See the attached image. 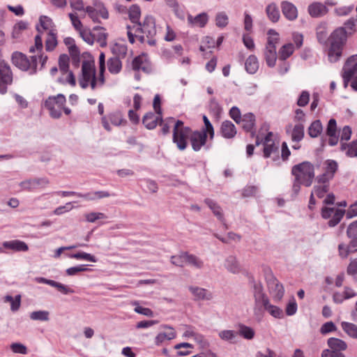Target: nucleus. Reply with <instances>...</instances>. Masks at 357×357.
I'll return each instance as SVG.
<instances>
[{
	"instance_id": "1",
	"label": "nucleus",
	"mask_w": 357,
	"mask_h": 357,
	"mask_svg": "<svg viewBox=\"0 0 357 357\" xmlns=\"http://www.w3.org/2000/svg\"><path fill=\"white\" fill-rule=\"evenodd\" d=\"M105 56L103 52L99 55V75L96 76V70L94 61H84L82 64V75L79 79V84L82 89L89 86L92 90L102 87L105 84L104 73Z\"/></svg>"
},
{
	"instance_id": "2",
	"label": "nucleus",
	"mask_w": 357,
	"mask_h": 357,
	"mask_svg": "<svg viewBox=\"0 0 357 357\" xmlns=\"http://www.w3.org/2000/svg\"><path fill=\"white\" fill-rule=\"evenodd\" d=\"M127 34L129 42L133 44L135 38H138L141 43L147 42L149 45H153L155 43L154 37L156 35V26L155 18L151 15L144 17L143 22L136 24L127 25Z\"/></svg>"
},
{
	"instance_id": "3",
	"label": "nucleus",
	"mask_w": 357,
	"mask_h": 357,
	"mask_svg": "<svg viewBox=\"0 0 357 357\" xmlns=\"http://www.w3.org/2000/svg\"><path fill=\"white\" fill-rule=\"evenodd\" d=\"M346 40L347 32L344 28H337L331 34L327 49L328 59L331 63H335L340 59Z\"/></svg>"
},
{
	"instance_id": "4",
	"label": "nucleus",
	"mask_w": 357,
	"mask_h": 357,
	"mask_svg": "<svg viewBox=\"0 0 357 357\" xmlns=\"http://www.w3.org/2000/svg\"><path fill=\"white\" fill-rule=\"evenodd\" d=\"M291 174L297 181L309 187L314 178V166L309 162H303L292 167Z\"/></svg>"
},
{
	"instance_id": "5",
	"label": "nucleus",
	"mask_w": 357,
	"mask_h": 357,
	"mask_svg": "<svg viewBox=\"0 0 357 357\" xmlns=\"http://www.w3.org/2000/svg\"><path fill=\"white\" fill-rule=\"evenodd\" d=\"M342 78L344 88L351 82L352 89L357 91V55L350 56L346 61L343 67Z\"/></svg>"
},
{
	"instance_id": "6",
	"label": "nucleus",
	"mask_w": 357,
	"mask_h": 357,
	"mask_svg": "<svg viewBox=\"0 0 357 357\" xmlns=\"http://www.w3.org/2000/svg\"><path fill=\"white\" fill-rule=\"evenodd\" d=\"M66 102V96L62 93L50 96L43 102V107L48 110L50 116L53 119H59L62 115V109Z\"/></svg>"
},
{
	"instance_id": "7",
	"label": "nucleus",
	"mask_w": 357,
	"mask_h": 357,
	"mask_svg": "<svg viewBox=\"0 0 357 357\" xmlns=\"http://www.w3.org/2000/svg\"><path fill=\"white\" fill-rule=\"evenodd\" d=\"M12 63L22 71H26L29 75H33L37 70V58L36 56L28 58L25 54L15 52L12 54Z\"/></svg>"
},
{
	"instance_id": "8",
	"label": "nucleus",
	"mask_w": 357,
	"mask_h": 357,
	"mask_svg": "<svg viewBox=\"0 0 357 357\" xmlns=\"http://www.w3.org/2000/svg\"><path fill=\"white\" fill-rule=\"evenodd\" d=\"M191 131L189 127L183 126L182 121L178 120L175 122L172 139L179 150L183 151L186 149L188 139L190 138Z\"/></svg>"
},
{
	"instance_id": "9",
	"label": "nucleus",
	"mask_w": 357,
	"mask_h": 357,
	"mask_svg": "<svg viewBox=\"0 0 357 357\" xmlns=\"http://www.w3.org/2000/svg\"><path fill=\"white\" fill-rule=\"evenodd\" d=\"M345 214V210L337 207L324 206L321 209V216L323 219L328 220V225L334 227L340 223Z\"/></svg>"
},
{
	"instance_id": "10",
	"label": "nucleus",
	"mask_w": 357,
	"mask_h": 357,
	"mask_svg": "<svg viewBox=\"0 0 357 357\" xmlns=\"http://www.w3.org/2000/svg\"><path fill=\"white\" fill-rule=\"evenodd\" d=\"M323 173L315 178L316 183H329L337 171L338 165L335 160H326L322 164Z\"/></svg>"
},
{
	"instance_id": "11",
	"label": "nucleus",
	"mask_w": 357,
	"mask_h": 357,
	"mask_svg": "<svg viewBox=\"0 0 357 357\" xmlns=\"http://www.w3.org/2000/svg\"><path fill=\"white\" fill-rule=\"evenodd\" d=\"M13 82V73L10 66L2 61L0 62V93L3 94L7 91V86Z\"/></svg>"
},
{
	"instance_id": "12",
	"label": "nucleus",
	"mask_w": 357,
	"mask_h": 357,
	"mask_svg": "<svg viewBox=\"0 0 357 357\" xmlns=\"http://www.w3.org/2000/svg\"><path fill=\"white\" fill-rule=\"evenodd\" d=\"M269 272V275L267 276V284L270 293L275 301H280L284 296V287L273 275L271 271Z\"/></svg>"
},
{
	"instance_id": "13",
	"label": "nucleus",
	"mask_w": 357,
	"mask_h": 357,
	"mask_svg": "<svg viewBox=\"0 0 357 357\" xmlns=\"http://www.w3.org/2000/svg\"><path fill=\"white\" fill-rule=\"evenodd\" d=\"M207 139L208 135L206 133L202 132L199 130L191 131L190 142L195 151H200L202 147H206L208 149L209 147L206 146Z\"/></svg>"
},
{
	"instance_id": "14",
	"label": "nucleus",
	"mask_w": 357,
	"mask_h": 357,
	"mask_svg": "<svg viewBox=\"0 0 357 357\" xmlns=\"http://www.w3.org/2000/svg\"><path fill=\"white\" fill-rule=\"evenodd\" d=\"M132 68L137 71L142 70L149 73L152 70V67L147 55L142 54L135 57L132 61Z\"/></svg>"
},
{
	"instance_id": "15",
	"label": "nucleus",
	"mask_w": 357,
	"mask_h": 357,
	"mask_svg": "<svg viewBox=\"0 0 357 357\" xmlns=\"http://www.w3.org/2000/svg\"><path fill=\"white\" fill-rule=\"evenodd\" d=\"M34 280L37 283L46 284H48V285H50L51 287H55L61 293H62L64 295H67V294H73L75 292V291L73 289L68 287V286H66V285H65V284H63L62 283L58 282L56 281H54V280H50V279H47L45 278L36 277V278H34Z\"/></svg>"
},
{
	"instance_id": "16",
	"label": "nucleus",
	"mask_w": 357,
	"mask_h": 357,
	"mask_svg": "<svg viewBox=\"0 0 357 357\" xmlns=\"http://www.w3.org/2000/svg\"><path fill=\"white\" fill-rule=\"evenodd\" d=\"M349 244L341 243L338 245V255L341 259H347L348 256L357 252V238H351Z\"/></svg>"
},
{
	"instance_id": "17",
	"label": "nucleus",
	"mask_w": 357,
	"mask_h": 357,
	"mask_svg": "<svg viewBox=\"0 0 357 357\" xmlns=\"http://www.w3.org/2000/svg\"><path fill=\"white\" fill-rule=\"evenodd\" d=\"M264 145V155L265 158H268L272 153L278 151V146L275 144L273 139V134L269 132L263 141Z\"/></svg>"
},
{
	"instance_id": "18",
	"label": "nucleus",
	"mask_w": 357,
	"mask_h": 357,
	"mask_svg": "<svg viewBox=\"0 0 357 357\" xmlns=\"http://www.w3.org/2000/svg\"><path fill=\"white\" fill-rule=\"evenodd\" d=\"M188 289L195 301H211L213 298L212 292L206 289L190 286Z\"/></svg>"
},
{
	"instance_id": "19",
	"label": "nucleus",
	"mask_w": 357,
	"mask_h": 357,
	"mask_svg": "<svg viewBox=\"0 0 357 357\" xmlns=\"http://www.w3.org/2000/svg\"><path fill=\"white\" fill-rule=\"evenodd\" d=\"M310 15L312 17H320L325 15L328 10L326 5L321 2H313L308 6L307 8Z\"/></svg>"
},
{
	"instance_id": "20",
	"label": "nucleus",
	"mask_w": 357,
	"mask_h": 357,
	"mask_svg": "<svg viewBox=\"0 0 357 357\" xmlns=\"http://www.w3.org/2000/svg\"><path fill=\"white\" fill-rule=\"evenodd\" d=\"M326 134L328 136V144L331 146H335L339 141V137L337 135V124L336 121L334 119L329 120Z\"/></svg>"
},
{
	"instance_id": "21",
	"label": "nucleus",
	"mask_w": 357,
	"mask_h": 357,
	"mask_svg": "<svg viewBox=\"0 0 357 357\" xmlns=\"http://www.w3.org/2000/svg\"><path fill=\"white\" fill-rule=\"evenodd\" d=\"M163 328L166 329L165 331L160 332L155 337V344L159 345L162 344L165 340H172L176 337V332L174 329L169 326H163Z\"/></svg>"
},
{
	"instance_id": "22",
	"label": "nucleus",
	"mask_w": 357,
	"mask_h": 357,
	"mask_svg": "<svg viewBox=\"0 0 357 357\" xmlns=\"http://www.w3.org/2000/svg\"><path fill=\"white\" fill-rule=\"evenodd\" d=\"M2 245L4 248L15 252H26L29 250L27 244L20 240L4 241Z\"/></svg>"
},
{
	"instance_id": "23",
	"label": "nucleus",
	"mask_w": 357,
	"mask_h": 357,
	"mask_svg": "<svg viewBox=\"0 0 357 357\" xmlns=\"http://www.w3.org/2000/svg\"><path fill=\"white\" fill-rule=\"evenodd\" d=\"M159 121L162 122V116L152 112L146 114L142 120L143 124L149 130L155 128Z\"/></svg>"
},
{
	"instance_id": "24",
	"label": "nucleus",
	"mask_w": 357,
	"mask_h": 357,
	"mask_svg": "<svg viewBox=\"0 0 357 357\" xmlns=\"http://www.w3.org/2000/svg\"><path fill=\"white\" fill-rule=\"evenodd\" d=\"M281 8L283 15L288 20H294L297 17V8L293 3L288 1H283L281 3Z\"/></svg>"
},
{
	"instance_id": "25",
	"label": "nucleus",
	"mask_w": 357,
	"mask_h": 357,
	"mask_svg": "<svg viewBox=\"0 0 357 357\" xmlns=\"http://www.w3.org/2000/svg\"><path fill=\"white\" fill-rule=\"evenodd\" d=\"M93 31L94 42L96 41L102 47H105L108 36L106 29L102 26H96L93 29Z\"/></svg>"
},
{
	"instance_id": "26",
	"label": "nucleus",
	"mask_w": 357,
	"mask_h": 357,
	"mask_svg": "<svg viewBox=\"0 0 357 357\" xmlns=\"http://www.w3.org/2000/svg\"><path fill=\"white\" fill-rule=\"evenodd\" d=\"M187 20L192 26L204 27L208 21V16L206 13H200L195 17L189 15Z\"/></svg>"
},
{
	"instance_id": "27",
	"label": "nucleus",
	"mask_w": 357,
	"mask_h": 357,
	"mask_svg": "<svg viewBox=\"0 0 357 357\" xmlns=\"http://www.w3.org/2000/svg\"><path fill=\"white\" fill-rule=\"evenodd\" d=\"M255 306L254 312L255 314H260L261 312L262 307H266L269 305V299L266 294L255 295Z\"/></svg>"
},
{
	"instance_id": "28",
	"label": "nucleus",
	"mask_w": 357,
	"mask_h": 357,
	"mask_svg": "<svg viewBox=\"0 0 357 357\" xmlns=\"http://www.w3.org/2000/svg\"><path fill=\"white\" fill-rule=\"evenodd\" d=\"M291 126L287 128V132H290V136L293 142H298L301 141L304 137V125L303 123L296 124L293 129L290 131Z\"/></svg>"
},
{
	"instance_id": "29",
	"label": "nucleus",
	"mask_w": 357,
	"mask_h": 357,
	"mask_svg": "<svg viewBox=\"0 0 357 357\" xmlns=\"http://www.w3.org/2000/svg\"><path fill=\"white\" fill-rule=\"evenodd\" d=\"M220 131L225 138L230 139L236 134L234 124L230 121H225L222 123Z\"/></svg>"
},
{
	"instance_id": "30",
	"label": "nucleus",
	"mask_w": 357,
	"mask_h": 357,
	"mask_svg": "<svg viewBox=\"0 0 357 357\" xmlns=\"http://www.w3.org/2000/svg\"><path fill=\"white\" fill-rule=\"evenodd\" d=\"M255 121V116L252 113H247L243 116L240 119V124L246 132H251L252 133Z\"/></svg>"
},
{
	"instance_id": "31",
	"label": "nucleus",
	"mask_w": 357,
	"mask_h": 357,
	"mask_svg": "<svg viewBox=\"0 0 357 357\" xmlns=\"http://www.w3.org/2000/svg\"><path fill=\"white\" fill-rule=\"evenodd\" d=\"M264 55L268 66L271 68L274 67L277 60L276 47H266Z\"/></svg>"
},
{
	"instance_id": "32",
	"label": "nucleus",
	"mask_w": 357,
	"mask_h": 357,
	"mask_svg": "<svg viewBox=\"0 0 357 357\" xmlns=\"http://www.w3.org/2000/svg\"><path fill=\"white\" fill-rule=\"evenodd\" d=\"M206 204L210 208V209L213 211V214L218 218V219L224 223V225L226 227L225 223V218L222 213V211L221 207L215 203L213 200L211 199H206L204 200Z\"/></svg>"
},
{
	"instance_id": "33",
	"label": "nucleus",
	"mask_w": 357,
	"mask_h": 357,
	"mask_svg": "<svg viewBox=\"0 0 357 357\" xmlns=\"http://www.w3.org/2000/svg\"><path fill=\"white\" fill-rule=\"evenodd\" d=\"M227 270L232 273H238L241 271V267L234 256H229L225 263Z\"/></svg>"
},
{
	"instance_id": "34",
	"label": "nucleus",
	"mask_w": 357,
	"mask_h": 357,
	"mask_svg": "<svg viewBox=\"0 0 357 357\" xmlns=\"http://www.w3.org/2000/svg\"><path fill=\"white\" fill-rule=\"evenodd\" d=\"M327 343L331 349L338 353L341 351L346 350L347 348V344L344 341L335 337L329 338Z\"/></svg>"
},
{
	"instance_id": "35",
	"label": "nucleus",
	"mask_w": 357,
	"mask_h": 357,
	"mask_svg": "<svg viewBox=\"0 0 357 357\" xmlns=\"http://www.w3.org/2000/svg\"><path fill=\"white\" fill-rule=\"evenodd\" d=\"M246 71L250 74H255L259 68V62L255 55H250L246 59L245 63Z\"/></svg>"
},
{
	"instance_id": "36",
	"label": "nucleus",
	"mask_w": 357,
	"mask_h": 357,
	"mask_svg": "<svg viewBox=\"0 0 357 357\" xmlns=\"http://www.w3.org/2000/svg\"><path fill=\"white\" fill-rule=\"evenodd\" d=\"M329 183H317V184L313 187L312 192L317 197L323 198L329 191Z\"/></svg>"
},
{
	"instance_id": "37",
	"label": "nucleus",
	"mask_w": 357,
	"mask_h": 357,
	"mask_svg": "<svg viewBox=\"0 0 357 357\" xmlns=\"http://www.w3.org/2000/svg\"><path fill=\"white\" fill-rule=\"evenodd\" d=\"M266 12L268 17L273 22H276L279 20L280 15V11L275 3H271L266 6Z\"/></svg>"
},
{
	"instance_id": "38",
	"label": "nucleus",
	"mask_w": 357,
	"mask_h": 357,
	"mask_svg": "<svg viewBox=\"0 0 357 357\" xmlns=\"http://www.w3.org/2000/svg\"><path fill=\"white\" fill-rule=\"evenodd\" d=\"M186 264L190 265L197 269H202L204 268V262L199 257L188 252L185 255Z\"/></svg>"
},
{
	"instance_id": "39",
	"label": "nucleus",
	"mask_w": 357,
	"mask_h": 357,
	"mask_svg": "<svg viewBox=\"0 0 357 357\" xmlns=\"http://www.w3.org/2000/svg\"><path fill=\"white\" fill-rule=\"evenodd\" d=\"M294 52V46L292 43L284 45L279 50L278 58L280 61H285Z\"/></svg>"
},
{
	"instance_id": "40",
	"label": "nucleus",
	"mask_w": 357,
	"mask_h": 357,
	"mask_svg": "<svg viewBox=\"0 0 357 357\" xmlns=\"http://www.w3.org/2000/svg\"><path fill=\"white\" fill-rule=\"evenodd\" d=\"M237 334L246 340H252L255 335V331L250 326L244 324H239Z\"/></svg>"
},
{
	"instance_id": "41",
	"label": "nucleus",
	"mask_w": 357,
	"mask_h": 357,
	"mask_svg": "<svg viewBox=\"0 0 357 357\" xmlns=\"http://www.w3.org/2000/svg\"><path fill=\"white\" fill-rule=\"evenodd\" d=\"M108 70L112 74L119 73L122 68L121 61L116 57L110 58L107 61Z\"/></svg>"
},
{
	"instance_id": "42",
	"label": "nucleus",
	"mask_w": 357,
	"mask_h": 357,
	"mask_svg": "<svg viewBox=\"0 0 357 357\" xmlns=\"http://www.w3.org/2000/svg\"><path fill=\"white\" fill-rule=\"evenodd\" d=\"M342 330L351 337L357 339V325L347 321L341 324Z\"/></svg>"
},
{
	"instance_id": "43",
	"label": "nucleus",
	"mask_w": 357,
	"mask_h": 357,
	"mask_svg": "<svg viewBox=\"0 0 357 357\" xmlns=\"http://www.w3.org/2000/svg\"><path fill=\"white\" fill-rule=\"evenodd\" d=\"M5 303H9L10 304V310L15 312L19 310L21 304V296L17 295L14 298L12 296L6 295L3 298Z\"/></svg>"
},
{
	"instance_id": "44",
	"label": "nucleus",
	"mask_w": 357,
	"mask_h": 357,
	"mask_svg": "<svg viewBox=\"0 0 357 357\" xmlns=\"http://www.w3.org/2000/svg\"><path fill=\"white\" fill-rule=\"evenodd\" d=\"M218 336L223 341L234 343L237 332L233 330H222L218 333Z\"/></svg>"
},
{
	"instance_id": "45",
	"label": "nucleus",
	"mask_w": 357,
	"mask_h": 357,
	"mask_svg": "<svg viewBox=\"0 0 357 357\" xmlns=\"http://www.w3.org/2000/svg\"><path fill=\"white\" fill-rule=\"evenodd\" d=\"M322 125L319 120L313 121L308 128V134L311 137H318L322 132Z\"/></svg>"
},
{
	"instance_id": "46",
	"label": "nucleus",
	"mask_w": 357,
	"mask_h": 357,
	"mask_svg": "<svg viewBox=\"0 0 357 357\" xmlns=\"http://www.w3.org/2000/svg\"><path fill=\"white\" fill-rule=\"evenodd\" d=\"M29 317L33 321H47L50 319V312L46 310L33 311L30 313Z\"/></svg>"
},
{
	"instance_id": "47",
	"label": "nucleus",
	"mask_w": 357,
	"mask_h": 357,
	"mask_svg": "<svg viewBox=\"0 0 357 357\" xmlns=\"http://www.w3.org/2000/svg\"><path fill=\"white\" fill-rule=\"evenodd\" d=\"M203 121L204 126L199 131L206 133V135H208L209 139L212 140L215 135L214 128L206 116H203Z\"/></svg>"
},
{
	"instance_id": "48",
	"label": "nucleus",
	"mask_w": 357,
	"mask_h": 357,
	"mask_svg": "<svg viewBox=\"0 0 357 357\" xmlns=\"http://www.w3.org/2000/svg\"><path fill=\"white\" fill-rule=\"evenodd\" d=\"M129 18L133 24L139 23V17L141 15L140 8L137 5H132L130 6L129 11Z\"/></svg>"
},
{
	"instance_id": "49",
	"label": "nucleus",
	"mask_w": 357,
	"mask_h": 357,
	"mask_svg": "<svg viewBox=\"0 0 357 357\" xmlns=\"http://www.w3.org/2000/svg\"><path fill=\"white\" fill-rule=\"evenodd\" d=\"M342 150L346 151L347 155L349 157L357 156V139L349 144H342Z\"/></svg>"
},
{
	"instance_id": "50",
	"label": "nucleus",
	"mask_w": 357,
	"mask_h": 357,
	"mask_svg": "<svg viewBox=\"0 0 357 357\" xmlns=\"http://www.w3.org/2000/svg\"><path fill=\"white\" fill-rule=\"evenodd\" d=\"M92 7H94L97 10H98V13L100 14V16L107 20L109 18V13L107 9L105 7L102 2H101L100 0H92Z\"/></svg>"
},
{
	"instance_id": "51",
	"label": "nucleus",
	"mask_w": 357,
	"mask_h": 357,
	"mask_svg": "<svg viewBox=\"0 0 357 357\" xmlns=\"http://www.w3.org/2000/svg\"><path fill=\"white\" fill-rule=\"evenodd\" d=\"M69 257L76 259H83L91 262H96L98 261L95 256L84 252L71 254L69 255Z\"/></svg>"
},
{
	"instance_id": "52",
	"label": "nucleus",
	"mask_w": 357,
	"mask_h": 357,
	"mask_svg": "<svg viewBox=\"0 0 357 357\" xmlns=\"http://www.w3.org/2000/svg\"><path fill=\"white\" fill-rule=\"evenodd\" d=\"M57 45L56 36L53 31L48 32L47 38L45 40V48L47 51H52Z\"/></svg>"
},
{
	"instance_id": "53",
	"label": "nucleus",
	"mask_w": 357,
	"mask_h": 357,
	"mask_svg": "<svg viewBox=\"0 0 357 357\" xmlns=\"http://www.w3.org/2000/svg\"><path fill=\"white\" fill-rule=\"evenodd\" d=\"M272 317L277 319H282L284 317L283 310L275 305L271 303L265 309Z\"/></svg>"
},
{
	"instance_id": "54",
	"label": "nucleus",
	"mask_w": 357,
	"mask_h": 357,
	"mask_svg": "<svg viewBox=\"0 0 357 357\" xmlns=\"http://www.w3.org/2000/svg\"><path fill=\"white\" fill-rule=\"evenodd\" d=\"M187 252H181L178 255H173L171 257V263L176 266L183 267L186 264L185 255Z\"/></svg>"
},
{
	"instance_id": "55",
	"label": "nucleus",
	"mask_w": 357,
	"mask_h": 357,
	"mask_svg": "<svg viewBox=\"0 0 357 357\" xmlns=\"http://www.w3.org/2000/svg\"><path fill=\"white\" fill-rule=\"evenodd\" d=\"M328 37V31L325 24L317 28V38L320 43H325Z\"/></svg>"
},
{
	"instance_id": "56",
	"label": "nucleus",
	"mask_w": 357,
	"mask_h": 357,
	"mask_svg": "<svg viewBox=\"0 0 357 357\" xmlns=\"http://www.w3.org/2000/svg\"><path fill=\"white\" fill-rule=\"evenodd\" d=\"M279 41V35L278 33L273 30L270 29L268 31V38H267V43L266 47H276V44Z\"/></svg>"
},
{
	"instance_id": "57",
	"label": "nucleus",
	"mask_w": 357,
	"mask_h": 357,
	"mask_svg": "<svg viewBox=\"0 0 357 357\" xmlns=\"http://www.w3.org/2000/svg\"><path fill=\"white\" fill-rule=\"evenodd\" d=\"M215 236L219 240H220L222 242L225 243H229L231 241L238 242L241 238L240 235L235 234L234 232H229L226 237H222L218 234H215Z\"/></svg>"
},
{
	"instance_id": "58",
	"label": "nucleus",
	"mask_w": 357,
	"mask_h": 357,
	"mask_svg": "<svg viewBox=\"0 0 357 357\" xmlns=\"http://www.w3.org/2000/svg\"><path fill=\"white\" fill-rule=\"evenodd\" d=\"M68 17L70 20L73 26L77 31H81L83 29V25L82 22L80 21L77 14L76 13H68Z\"/></svg>"
},
{
	"instance_id": "59",
	"label": "nucleus",
	"mask_w": 357,
	"mask_h": 357,
	"mask_svg": "<svg viewBox=\"0 0 357 357\" xmlns=\"http://www.w3.org/2000/svg\"><path fill=\"white\" fill-rule=\"evenodd\" d=\"M59 69L63 73L68 72L69 57L67 54H61L59 59Z\"/></svg>"
},
{
	"instance_id": "60",
	"label": "nucleus",
	"mask_w": 357,
	"mask_h": 357,
	"mask_svg": "<svg viewBox=\"0 0 357 357\" xmlns=\"http://www.w3.org/2000/svg\"><path fill=\"white\" fill-rule=\"evenodd\" d=\"M107 215L100 212H91L85 215L86 220L89 222H95L98 220L106 219Z\"/></svg>"
},
{
	"instance_id": "61",
	"label": "nucleus",
	"mask_w": 357,
	"mask_h": 357,
	"mask_svg": "<svg viewBox=\"0 0 357 357\" xmlns=\"http://www.w3.org/2000/svg\"><path fill=\"white\" fill-rule=\"evenodd\" d=\"M228 16L224 12L218 13L215 17V24L218 27H225L228 24Z\"/></svg>"
},
{
	"instance_id": "62",
	"label": "nucleus",
	"mask_w": 357,
	"mask_h": 357,
	"mask_svg": "<svg viewBox=\"0 0 357 357\" xmlns=\"http://www.w3.org/2000/svg\"><path fill=\"white\" fill-rule=\"evenodd\" d=\"M20 190H26V191H33L36 190V183L34 182V179H29L24 181H22L20 183Z\"/></svg>"
},
{
	"instance_id": "63",
	"label": "nucleus",
	"mask_w": 357,
	"mask_h": 357,
	"mask_svg": "<svg viewBox=\"0 0 357 357\" xmlns=\"http://www.w3.org/2000/svg\"><path fill=\"white\" fill-rule=\"evenodd\" d=\"M297 308V303L296 302L295 298L293 297L289 300V303H287L285 308V312L287 315L292 316L296 313Z\"/></svg>"
},
{
	"instance_id": "64",
	"label": "nucleus",
	"mask_w": 357,
	"mask_h": 357,
	"mask_svg": "<svg viewBox=\"0 0 357 357\" xmlns=\"http://www.w3.org/2000/svg\"><path fill=\"white\" fill-rule=\"evenodd\" d=\"M82 38L88 44L93 45L94 43L93 31H90L87 29H82L79 32Z\"/></svg>"
}]
</instances>
